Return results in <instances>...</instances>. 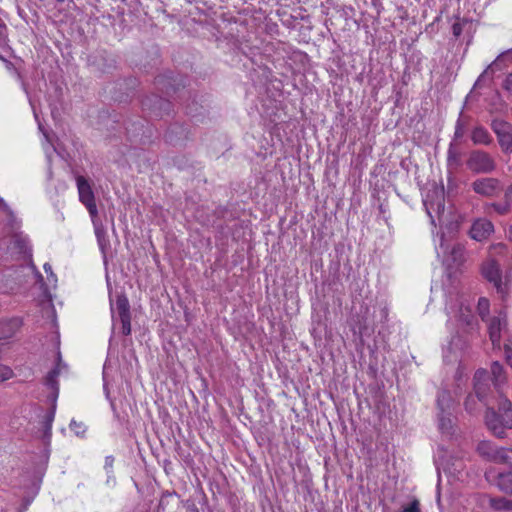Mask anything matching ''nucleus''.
Returning a JSON list of instances; mask_svg holds the SVG:
<instances>
[{"label": "nucleus", "instance_id": "obj_1", "mask_svg": "<svg viewBox=\"0 0 512 512\" xmlns=\"http://www.w3.org/2000/svg\"><path fill=\"white\" fill-rule=\"evenodd\" d=\"M65 365L61 362V356L58 354V363L54 369H52L45 378V385L52 390V407L51 410L46 413L43 418L42 424L45 430V435H50L52 423L55 417L56 400L59 393L58 376Z\"/></svg>", "mask_w": 512, "mask_h": 512}, {"label": "nucleus", "instance_id": "obj_2", "mask_svg": "<svg viewBox=\"0 0 512 512\" xmlns=\"http://www.w3.org/2000/svg\"><path fill=\"white\" fill-rule=\"evenodd\" d=\"M452 404L453 402L448 391L443 390L438 393V427L441 433L447 436H452L454 434V424L450 412Z\"/></svg>", "mask_w": 512, "mask_h": 512}, {"label": "nucleus", "instance_id": "obj_3", "mask_svg": "<svg viewBox=\"0 0 512 512\" xmlns=\"http://www.w3.org/2000/svg\"><path fill=\"white\" fill-rule=\"evenodd\" d=\"M467 168L476 174H490L497 168L492 155L484 150H473L466 161Z\"/></svg>", "mask_w": 512, "mask_h": 512}, {"label": "nucleus", "instance_id": "obj_4", "mask_svg": "<svg viewBox=\"0 0 512 512\" xmlns=\"http://www.w3.org/2000/svg\"><path fill=\"white\" fill-rule=\"evenodd\" d=\"M487 428L498 438H504L507 429L512 428V416L499 415L493 408L488 407L485 414Z\"/></svg>", "mask_w": 512, "mask_h": 512}, {"label": "nucleus", "instance_id": "obj_5", "mask_svg": "<svg viewBox=\"0 0 512 512\" xmlns=\"http://www.w3.org/2000/svg\"><path fill=\"white\" fill-rule=\"evenodd\" d=\"M491 129L495 133L499 146L503 153H512V124L503 119H494Z\"/></svg>", "mask_w": 512, "mask_h": 512}, {"label": "nucleus", "instance_id": "obj_6", "mask_svg": "<svg viewBox=\"0 0 512 512\" xmlns=\"http://www.w3.org/2000/svg\"><path fill=\"white\" fill-rule=\"evenodd\" d=\"M471 189L479 196L493 198L500 194L503 187L498 178L480 177L471 183Z\"/></svg>", "mask_w": 512, "mask_h": 512}, {"label": "nucleus", "instance_id": "obj_7", "mask_svg": "<svg viewBox=\"0 0 512 512\" xmlns=\"http://www.w3.org/2000/svg\"><path fill=\"white\" fill-rule=\"evenodd\" d=\"M112 317L117 314L122 325V334L127 336L131 334V313L128 298L124 294L116 297L115 303L111 304Z\"/></svg>", "mask_w": 512, "mask_h": 512}, {"label": "nucleus", "instance_id": "obj_8", "mask_svg": "<svg viewBox=\"0 0 512 512\" xmlns=\"http://www.w3.org/2000/svg\"><path fill=\"white\" fill-rule=\"evenodd\" d=\"M76 184L80 202L86 207L91 218H97L98 209L91 185L84 176L76 177Z\"/></svg>", "mask_w": 512, "mask_h": 512}, {"label": "nucleus", "instance_id": "obj_9", "mask_svg": "<svg viewBox=\"0 0 512 512\" xmlns=\"http://www.w3.org/2000/svg\"><path fill=\"white\" fill-rule=\"evenodd\" d=\"M489 372L485 369H478L474 375V391L480 402L488 405L487 396L491 389Z\"/></svg>", "mask_w": 512, "mask_h": 512}, {"label": "nucleus", "instance_id": "obj_10", "mask_svg": "<svg viewBox=\"0 0 512 512\" xmlns=\"http://www.w3.org/2000/svg\"><path fill=\"white\" fill-rule=\"evenodd\" d=\"M482 274L489 282L493 283L498 293L502 295L506 293L505 285H503L501 279L500 267L495 260L489 259L484 262Z\"/></svg>", "mask_w": 512, "mask_h": 512}, {"label": "nucleus", "instance_id": "obj_11", "mask_svg": "<svg viewBox=\"0 0 512 512\" xmlns=\"http://www.w3.org/2000/svg\"><path fill=\"white\" fill-rule=\"evenodd\" d=\"M465 249L461 244H455L448 255L444 258L443 263L451 272L457 271L465 262Z\"/></svg>", "mask_w": 512, "mask_h": 512}, {"label": "nucleus", "instance_id": "obj_12", "mask_svg": "<svg viewBox=\"0 0 512 512\" xmlns=\"http://www.w3.org/2000/svg\"><path fill=\"white\" fill-rule=\"evenodd\" d=\"M494 231V226L491 221L487 219H477L470 229V236L476 241H482Z\"/></svg>", "mask_w": 512, "mask_h": 512}, {"label": "nucleus", "instance_id": "obj_13", "mask_svg": "<svg viewBox=\"0 0 512 512\" xmlns=\"http://www.w3.org/2000/svg\"><path fill=\"white\" fill-rule=\"evenodd\" d=\"M489 375L497 392L502 391L508 383V376L503 365L498 361L492 362Z\"/></svg>", "mask_w": 512, "mask_h": 512}, {"label": "nucleus", "instance_id": "obj_14", "mask_svg": "<svg viewBox=\"0 0 512 512\" xmlns=\"http://www.w3.org/2000/svg\"><path fill=\"white\" fill-rule=\"evenodd\" d=\"M8 250L12 254L30 255L31 248L28 238L22 233H16L9 240Z\"/></svg>", "mask_w": 512, "mask_h": 512}, {"label": "nucleus", "instance_id": "obj_15", "mask_svg": "<svg viewBox=\"0 0 512 512\" xmlns=\"http://www.w3.org/2000/svg\"><path fill=\"white\" fill-rule=\"evenodd\" d=\"M507 325L505 316L494 317L488 325L490 340L494 347H500L501 331Z\"/></svg>", "mask_w": 512, "mask_h": 512}, {"label": "nucleus", "instance_id": "obj_16", "mask_svg": "<svg viewBox=\"0 0 512 512\" xmlns=\"http://www.w3.org/2000/svg\"><path fill=\"white\" fill-rule=\"evenodd\" d=\"M22 324L20 317L2 319L0 320V334L4 338H11L20 330Z\"/></svg>", "mask_w": 512, "mask_h": 512}, {"label": "nucleus", "instance_id": "obj_17", "mask_svg": "<svg viewBox=\"0 0 512 512\" xmlns=\"http://www.w3.org/2000/svg\"><path fill=\"white\" fill-rule=\"evenodd\" d=\"M477 451L482 457L497 463L501 448L496 447L490 441H481L477 446Z\"/></svg>", "mask_w": 512, "mask_h": 512}, {"label": "nucleus", "instance_id": "obj_18", "mask_svg": "<svg viewBox=\"0 0 512 512\" xmlns=\"http://www.w3.org/2000/svg\"><path fill=\"white\" fill-rule=\"evenodd\" d=\"M471 140L476 145H485V146H488L493 142V138L490 135V133L488 132V130L482 126H477L472 130Z\"/></svg>", "mask_w": 512, "mask_h": 512}, {"label": "nucleus", "instance_id": "obj_19", "mask_svg": "<svg viewBox=\"0 0 512 512\" xmlns=\"http://www.w3.org/2000/svg\"><path fill=\"white\" fill-rule=\"evenodd\" d=\"M92 223L94 226L95 235L97 238V242L99 244L100 249L102 252L105 251L106 247L109 245V240L106 235V230L103 226V224L98 220L97 218H91Z\"/></svg>", "mask_w": 512, "mask_h": 512}, {"label": "nucleus", "instance_id": "obj_20", "mask_svg": "<svg viewBox=\"0 0 512 512\" xmlns=\"http://www.w3.org/2000/svg\"><path fill=\"white\" fill-rule=\"evenodd\" d=\"M496 485L501 491L512 494V472L500 473Z\"/></svg>", "mask_w": 512, "mask_h": 512}, {"label": "nucleus", "instance_id": "obj_21", "mask_svg": "<svg viewBox=\"0 0 512 512\" xmlns=\"http://www.w3.org/2000/svg\"><path fill=\"white\" fill-rule=\"evenodd\" d=\"M491 507L495 510L512 511V500L504 497L492 498L490 500Z\"/></svg>", "mask_w": 512, "mask_h": 512}, {"label": "nucleus", "instance_id": "obj_22", "mask_svg": "<svg viewBox=\"0 0 512 512\" xmlns=\"http://www.w3.org/2000/svg\"><path fill=\"white\" fill-rule=\"evenodd\" d=\"M487 209H492L498 215H507L510 213L512 206L503 200L502 202H493L488 204Z\"/></svg>", "mask_w": 512, "mask_h": 512}, {"label": "nucleus", "instance_id": "obj_23", "mask_svg": "<svg viewBox=\"0 0 512 512\" xmlns=\"http://www.w3.org/2000/svg\"><path fill=\"white\" fill-rule=\"evenodd\" d=\"M489 308H490L489 300L484 297L479 298L477 309H478L479 315L481 316V318L483 320L488 316Z\"/></svg>", "mask_w": 512, "mask_h": 512}, {"label": "nucleus", "instance_id": "obj_24", "mask_svg": "<svg viewBox=\"0 0 512 512\" xmlns=\"http://www.w3.org/2000/svg\"><path fill=\"white\" fill-rule=\"evenodd\" d=\"M497 463L506 464L512 467V449L501 448V452Z\"/></svg>", "mask_w": 512, "mask_h": 512}, {"label": "nucleus", "instance_id": "obj_25", "mask_svg": "<svg viewBox=\"0 0 512 512\" xmlns=\"http://www.w3.org/2000/svg\"><path fill=\"white\" fill-rule=\"evenodd\" d=\"M477 396L468 395L465 400V409L469 413H474L477 410V402H478Z\"/></svg>", "mask_w": 512, "mask_h": 512}, {"label": "nucleus", "instance_id": "obj_26", "mask_svg": "<svg viewBox=\"0 0 512 512\" xmlns=\"http://www.w3.org/2000/svg\"><path fill=\"white\" fill-rule=\"evenodd\" d=\"M447 161L448 165H458L459 163V155L455 151V149L450 145L447 153Z\"/></svg>", "mask_w": 512, "mask_h": 512}, {"label": "nucleus", "instance_id": "obj_27", "mask_svg": "<svg viewBox=\"0 0 512 512\" xmlns=\"http://www.w3.org/2000/svg\"><path fill=\"white\" fill-rule=\"evenodd\" d=\"M13 376V370L3 364H0V382L6 381Z\"/></svg>", "mask_w": 512, "mask_h": 512}, {"label": "nucleus", "instance_id": "obj_28", "mask_svg": "<svg viewBox=\"0 0 512 512\" xmlns=\"http://www.w3.org/2000/svg\"><path fill=\"white\" fill-rule=\"evenodd\" d=\"M505 359L508 365L512 367V340H508L504 345Z\"/></svg>", "mask_w": 512, "mask_h": 512}, {"label": "nucleus", "instance_id": "obj_29", "mask_svg": "<svg viewBox=\"0 0 512 512\" xmlns=\"http://www.w3.org/2000/svg\"><path fill=\"white\" fill-rule=\"evenodd\" d=\"M502 87L510 95H512V73H509L508 75H506L505 79L503 80Z\"/></svg>", "mask_w": 512, "mask_h": 512}, {"label": "nucleus", "instance_id": "obj_30", "mask_svg": "<svg viewBox=\"0 0 512 512\" xmlns=\"http://www.w3.org/2000/svg\"><path fill=\"white\" fill-rule=\"evenodd\" d=\"M402 512H420L418 500H413L409 506L405 507Z\"/></svg>", "mask_w": 512, "mask_h": 512}, {"label": "nucleus", "instance_id": "obj_31", "mask_svg": "<svg viewBox=\"0 0 512 512\" xmlns=\"http://www.w3.org/2000/svg\"><path fill=\"white\" fill-rule=\"evenodd\" d=\"M7 39V27L4 22L0 19V45L4 44Z\"/></svg>", "mask_w": 512, "mask_h": 512}, {"label": "nucleus", "instance_id": "obj_32", "mask_svg": "<svg viewBox=\"0 0 512 512\" xmlns=\"http://www.w3.org/2000/svg\"><path fill=\"white\" fill-rule=\"evenodd\" d=\"M507 203L512 206V183L509 184L504 190V199Z\"/></svg>", "mask_w": 512, "mask_h": 512}, {"label": "nucleus", "instance_id": "obj_33", "mask_svg": "<svg viewBox=\"0 0 512 512\" xmlns=\"http://www.w3.org/2000/svg\"><path fill=\"white\" fill-rule=\"evenodd\" d=\"M463 27L460 22H456L452 25V32L455 37H459L462 33Z\"/></svg>", "mask_w": 512, "mask_h": 512}, {"label": "nucleus", "instance_id": "obj_34", "mask_svg": "<svg viewBox=\"0 0 512 512\" xmlns=\"http://www.w3.org/2000/svg\"><path fill=\"white\" fill-rule=\"evenodd\" d=\"M81 426H82V424L81 423H77L76 421H72L71 424H70V428L72 430H75L77 434H79V431L76 430V429H80Z\"/></svg>", "mask_w": 512, "mask_h": 512}, {"label": "nucleus", "instance_id": "obj_35", "mask_svg": "<svg viewBox=\"0 0 512 512\" xmlns=\"http://www.w3.org/2000/svg\"><path fill=\"white\" fill-rule=\"evenodd\" d=\"M44 270L45 272L48 274V273H51L52 274V267L50 264L46 263L44 264Z\"/></svg>", "mask_w": 512, "mask_h": 512}, {"label": "nucleus", "instance_id": "obj_36", "mask_svg": "<svg viewBox=\"0 0 512 512\" xmlns=\"http://www.w3.org/2000/svg\"><path fill=\"white\" fill-rule=\"evenodd\" d=\"M0 207L3 208L5 211H8V206L1 197H0Z\"/></svg>", "mask_w": 512, "mask_h": 512}, {"label": "nucleus", "instance_id": "obj_37", "mask_svg": "<svg viewBox=\"0 0 512 512\" xmlns=\"http://www.w3.org/2000/svg\"><path fill=\"white\" fill-rule=\"evenodd\" d=\"M508 238L512 241V225L508 228Z\"/></svg>", "mask_w": 512, "mask_h": 512}, {"label": "nucleus", "instance_id": "obj_38", "mask_svg": "<svg viewBox=\"0 0 512 512\" xmlns=\"http://www.w3.org/2000/svg\"><path fill=\"white\" fill-rule=\"evenodd\" d=\"M2 512H16L14 509H4Z\"/></svg>", "mask_w": 512, "mask_h": 512}, {"label": "nucleus", "instance_id": "obj_39", "mask_svg": "<svg viewBox=\"0 0 512 512\" xmlns=\"http://www.w3.org/2000/svg\"><path fill=\"white\" fill-rule=\"evenodd\" d=\"M470 318H471V319H468V318L466 319V323H467L468 325H471V320L473 319V317H472V316H470Z\"/></svg>", "mask_w": 512, "mask_h": 512}, {"label": "nucleus", "instance_id": "obj_40", "mask_svg": "<svg viewBox=\"0 0 512 512\" xmlns=\"http://www.w3.org/2000/svg\"><path fill=\"white\" fill-rule=\"evenodd\" d=\"M159 102H160V104H161V105H162V104H164V105H169V103H168V102H164V101H162L161 99H159Z\"/></svg>", "mask_w": 512, "mask_h": 512}, {"label": "nucleus", "instance_id": "obj_41", "mask_svg": "<svg viewBox=\"0 0 512 512\" xmlns=\"http://www.w3.org/2000/svg\"><path fill=\"white\" fill-rule=\"evenodd\" d=\"M487 71H488V68L485 71H483V73L481 74L480 78L483 77L487 73Z\"/></svg>", "mask_w": 512, "mask_h": 512}, {"label": "nucleus", "instance_id": "obj_42", "mask_svg": "<svg viewBox=\"0 0 512 512\" xmlns=\"http://www.w3.org/2000/svg\"><path fill=\"white\" fill-rule=\"evenodd\" d=\"M495 63H497V60H494V63H492V64L488 67V69H491V68H492V66H493Z\"/></svg>", "mask_w": 512, "mask_h": 512}, {"label": "nucleus", "instance_id": "obj_43", "mask_svg": "<svg viewBox=\"0 0 512 512\" xmlns=\"http://www.w3.org/2000/svg\"><path fill=\"white\" fill-rule=\"evenodd\" d=\"M58 2H63L64 0H57Z\"/></svg>", "mask_w": 512, "mask_h": 512}]
</instances>
